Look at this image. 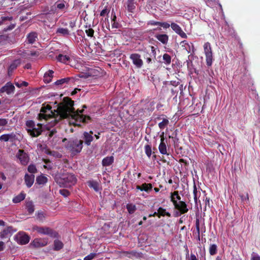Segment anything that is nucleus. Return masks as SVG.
Instances as JSON below:
<instances>
[{
    "mask_svg": "<svg viewBox=\"0 0 260 260\" xmlns=\"http://www.w3.org/2000/svg\"><path fill=\"white\" fill-rule=\"evenodd\" d=\"M190 260H198V259L197 258L196 256L194 254H192V253H191L190 254Z\"/></svg>",
    "mask_w": 260,
    "mask_h": 260,
    "instance_id": "nucleus-56",
    "label": "nucleus"
},
{
    "mask_svg": "<svg viewBox=\"0 0 260 260\" xmlns=\"http://www.w3.org/2000/svg\"><path fill=\"white\" fill-rule=\"evenodd\" d=\"M193 194L195 204L197 206L199 204L200 205L201 202L200 200H199V198L201 194V189L200 188L198 189L195 184L193 186Z\"/></svg>",
    "mask_w": 260,
    "mask_h": 260,
    "instance_id": "nucleus-15",
    "label": "nucleus"
},
{
    "mask_svg": "<svg viewBox=\"0 0 260 260\" xmlns=\"http://www.w3.org/2000/svg\"><path fill=\"white\" fill-rule=\"evenodd\" d=\"M5 225V222L2 220H0V226H4Z\"/></svg>",
    "mask_w": 260,
    "mask_h": 260,
    "instance_id": "nucleus-60",
    "label": "nucleus"
},
{
    "mask_svg": "<svg viewBox=\"0 0 260 260\" xmlns=\"http://www.w3.org/2000/svg\"><path fill=\"white\" fill-rule=\"evenodd\" d=\"M93 132L90 131L89 132H85L83 134L82 139L84 141L85 144L87 146H90L91 142L93 140L92 136Z\"/></svg>",
    "mask_w": 260,
    "mask_h": 260,
    "instance_id": "nucleus-13",
    "label": "nucleus"
},
{
    "mask_svg": "<svg viewBox=\"0 0 260 260\" xmlns=\"http://www.w3.org/2000/svg\"><path fill=\"white\" fill-rule=\"evenodd\" d=\"M16 156L22 165H26L29 161V157L27 154L23 150H19Z\"/></svg>",
    "mask_w": 260,
    "mask_h": 260,
    "instance_id": "nucleus-10",
    "label": "nucleus"
},
{
    "mask_svg": "<svg viewBox=\"0 0 260 260\" xmlns=\"http://www.w3.org/2000/svg\"><path fill=\"white\" fill-rule=\"evenodd\" d=\"M28 171L30 173L34 174L37 172V169L36 166L34 165H30L27 168Z\"/></svg>",
    "mask_w": 260,
    "mask_h": 260,
    "instance_id": "nucleus-38",
    "label": "nucleus"
},
{
    "mask_svg": "<svg viewBox=\"0 0 260 260\" xmlns=\"http://www.w3.org/2000/svg\"><path fill=\"white\" fill-rule=\"evenodd\" d=\"M14 240L20 245L27 244L30 240V237L23 232H19L14 236Z\"/></svg>",
    "mask_w": 260,
    "mask_h": 260,
    "instance_id": "nucleus-6",
    "label": "nucleus"
},
{
    "mask_svg": "<svg viewBox=\"0 0 260 260\" xmlns=\"http://www.w3.org/2000/svg\"><path fill=\"white\" fill-rule=\"evenodd\" d=\"M107 13V11L106 9H104L103 10L101 13H100V15L102 16H104L106 15V14Z\"/></svg>",
    "mask_w": 260,
    "mask_h": 260,
    "instance_id": "nucleus-58",
    "label": "nucleus"
},
{
    "mask_svg": "<svg viewBox=\"0 0 260 260\" xmlns=\"http://www.w3.org/2000/svg\"><path fill=\"white\" fill-rule=\"evenodd\" d=\"M15 26V24H11L7 28H5V30H10L13 29Z\"/></svg>",
    "mask_w": 260,
    "mask_h": 260,
    "instance_id": "nucleus-52",
    "label": "nucleus"
},
{
    "mask_svg": "<svg viewBox=\"0 0 260 260\" xmlns=\"http://www.w3.org/2000/svg\"><path fill=\"white\" fill-rule=\"evenodd\" d=\"M26 207L29 213L31 214L34 211V207L32 202L30 201L27 202Z\"/></svg>",
    "mask_w": 260,
    "mask_h": 260,
    "instance_id": "nucleus-28",
    "label": "nucleus"
},
{
    "mask_svg": "<svg viewBox=\"0 0 260 260\" xmlns=\"http://www.w3.org/2000/svg\"><path fill=\"white\" fill-rule=\"evenodd\" d=\"M96 255V253H91L89 255H87L86 256H85L84 258V260H92L95 257Z\"/></svg>",
    "mask_w": 260,
    "mask_h": 260,
    "instance_id": "nucleus-41",
    "label": "nucleus"
},
{
    "mask_svg": "<svg viewBox=\"0 0 260 260\" xmlns=\"http://www.w3.org/2000/svg\"><path fill=\"white\" fill-rule=\"evenodd\" d=\"M16 86L18 87H21L22 86H27L28 85V83L25 81H22L20 83L19 82H15V83Z\"/></svg>",
    "mask_w": 260,
    "mask_h": 260,
    "instance_id": "nucleus-42",
    "label": "nucleus"
},
{
    "mask_svg": "<svg viewBox=\"0 0 260 260\" xmlns=\"http://www.w3.org/2000/svg\"><path fill=\"white\" fill-rule=\"evenodd\" d=\"M47 181V178L43 175L38 176L36 178L37 183L40 185H44Z\"/></svg>",
    "mask_w": 260,
    "mask_h": 260,
    "instance_id": "nucleus-23",
    "label": "nucleus"
},
{
    "mask_svg": "<svg viewBox=\"0 0 260 260\" xmlns=\"http://www.w3.org/2000/svg\"><path fill=\"white\" fill-rule=\"evenodd\" d=\"M52 78L44 76V80L46 83H49L51 82Z\"/></svg>",
    "mask_w": 260,
    "mask_h": 260,
    "instance_id": "nucleus-51",
    "label": "nucleus"
},
{
    "mask_svg": "<svg viewBox=\"0 0 260 260\" xmlns=\"http://www.w3.org/2000/svg\"><path fill=\"white\" fill-rule=\"evenodd\" d=\"M196 229H197V232L198 233V234L199 235V234H200V227H199V220H197V221H196Z\"/></svg>",
    "mask_w": 260,
    "mask_h": 260,
    "instance_id": "nucleus-55",
    "label": "nucleus"
},
{
    "mask_svg": "<svg viewBox=\"0 0 260 260\" xmlns=\"http://www.w3.org/2000/svg\"><path fill=\"white\" fill-rule=\"evenodd\" d=\"M116 16L115 15H113L112 18V21H113V22L116 21Z\"/></svg>",
    "mask_w": 260,
    "mask_h": 260,
    "instance_id": "nucleus-61",
    "label": "nucleus"
},
{
    "mask_svg": "<svg viewBox=\"0 0 260 260\" xmlns=\"http://www.w3.org/2000/svg\"><path fill=\"white\" fill-rule=\"evenodd\" d=\"M12 19V16H2L0 19V25L5 23L7 21H10Z\"/></svg>",
    "mask_w": 260,
    "mask_h": 260,
    "instance_id": "nucleus-30",
    "label": "nucleus"
},
{
    "mask_svg": "<svg viewBox=\"0 0 260 260\" xmlns=\"http://www.w3.org/2000/svg\"><path fill=\"white\" fill-rule=\"evenodd\" d=\"M14 86L11 82H8L0 89V93L6 92L9 94L14 92Z\"/></svg>",
    "mask_w": 260,
    "mask_h": 260,
    "instance_id": "nucleus-14",
    "label": "nucleus"
},
{
    "mask_svg": "<svg viewBox=\"0 0 260 260\" xmlns=\"http://www.w3.org/2000/svg\"><path fill=\"white\" fill-rule=\"evenodd\" d=\"M32 230L37 232L38 233L41 235H49L53 238H56L58 235L56 232L46 226H38L35 225L32 227Z\"/></svg>",
    "mask_w": 260,
    "mask_h": 260,
    "instance_id": "nucleus-3",
    "label": "nucleus"
},
{
    "mask_svg": "<svg viewBox=\"0 0 260 260\" xmlns=\"http://www.w3.org/2000/svg\"><path fill=\"white\" fill-rule=\"evenodd\" d=\"M24 179L26 186L28 187H30L34 182L35 176L33 174L28 175L26 174L25 175Z\"/></svg>",
    "mask_w": 260,
    "mask_h": 260,
    "instance_id": "nucleus-16",
    "label": "nucleus"
},
{
    "mask_svg": "<svg viewBox=\"0 0 260 260\" xmlns=\"http://www.w3.org/2000/svg\"><path fill=\"white\" fill-rule=\"evenodd\" d=\"M152 184L150 183H148V184L144 183L141 186H139V185H137L136 186L137 189L140 190L141 191L144 190L145 191H148L149 190H151L152 189Z\"/></svg>",
    "mask_w": 260,
    "mask_h": 260,
    "instance_id": "nucleus-20",
    "label": "nucleus"
},
{
    "mask_svg": "<svg viewBox=\"0 0 260 260\" xmlns=\"http://www.w3.org/2000/svg\"><path fill=\"white\" fill-rule=\"evenodd\" d=\"M113 156H107L103 159L102 164L104 166H109L113 162Z\"/></svg>",
    "mask_w": 260,
    "mask_h": 260,
    "instance_id": "nucleus-21",
    "label": "nucleus"
},
{
    "mask_svg": "<svg viewBox=\"0 0 260 260\" xmlns=\"http://www.w3.org/2000/svg\"><path fill=\"white\" fill-rule=\"evenodd\" d=\"M8 231L7 230H3L1 233H0V237L1 238L3 239L5 237L6 235L8 234Z\"/></svg>",
    "mask_w": 260,
    "mask_h": 260,
    "instance_id": "nucleus-48",
    "label": "nucleus"
},
{
    "mask_svg": "<svg viewBox=\"0 0 260 260\" xmlns=\"http://www.w3.org/2000/svg\"><path fill=\"white\" fill-rule=\"evenodd\" d=\"M73 105L74 102L68 99L64 101L63 103L58 105L56 110H52L48 105L43 106L37 118L40 121L44 120L45 123L36 124L32 120L27 121L26 126L28 133L31 136L37 137L41 134L43 128H45L49 131L47 134L50 138L56 133L55 129L50 131V128L61 118L71 117L77 122H87L90 118L82 114L83 109L75 111Z\"/></svg>",
    "mask_w": 260,
    "mask_h": 260,
    "instance_id": "nucleus-1",
    "label": "nucleus"
},
{
    "mask_svg": "<svg viewBox=\"0 0 260 260\" xmlns=\"http://www.w3.org/2000/svg\"><path fill=\"white\" fill-rule=\"evenodd\" d=\"M86 29L85 31L87 35L90 37H92L94 34V30L91 28H88L87 26H86Z\"/></svg>",
    "mask_w": 260,
    "mask_h": 260,
    "instance_id": "nucleus-39",
    "label": "nucleus"
},
{
    "mask_svg": "<svg viewBox=\"0 0 260 260\" xmlns=\"http://www.w3.org/2000/svg\"><path fill=\"white\" fill-rule=\"evenodd\" d=\"M56 7L59 9H63L65 7V5L63 3H60L58 4Z\"/></svg>",
    "mask_w": 260,
    "mask_h": 260,
    "instance_id": "nucleus-50",
    "label": "nucleus"
},
{
    "mask_svg": "<svg viewBox=\"0 0 260 260\" xmlns=\"http://www.w3.org/2000/svg\"><path fill=\"white\" fill-rule=\"evenodd\" d=\"M181 47L185 50L187 53H190L193 50V45L189 43L186 41H183L180 43Z\"/></svg>",
    "mask_w": 260,
    "mask_h": 260,
    "instance_id": "nucleus-17",
    "label": "nucleus"
},
{
    "mask_svg": "<svg viewBox=\"0 0 260 260\" xmlns=\"http://www.w3.org/2000/svg\"><path fill=\"white\" fill-rule=\"evenodd\" d=\"M8 124V120L6 119H0V126H5Z\"/></svg>",
    "mask_w": 260,
    "mask_h": 260,
    "instance_id": "nucleus-47",
    "label": "nucleus"
},
{
    "mask_svg": "<svg viewBox=\"0 0 260 260\" xmlns=\"http://www.w3.org/2000/svg\"><path fill=\"white\" fill-rule=\"evenodd\" d=\"M155 38L163 44H167L169 40V37L166 34H158L155 35Z\"/></svg>",
    "mask_w": 260,
    "mask_h": 260,
    "instance_id": "nucleus-18",
    "label": "nucleus"
},
{
    "mask_svg": "<svg viewBox=\"0 0 260 260\" xmlns=\"http://www.w3.org/2000/svg\"><path fill=\"white\" fill-rule=\"evenodd\" d=\"M216 259V260H222L221 257H220L219 256H217Z\"/></svg>",
    "mask_w": 260,
    "mask_h": 260,
    "instance_id": "nucleus-64",
    "label": "nucleus"
},
{
    "mask_svg": "<svg viewBox=\"0 0 260 260\" xmlns=\"http://www.w3.org/2000/svg\"><path fill=\"white\" fill-rule=\"evenodd\" d=\"M63 244L62 242L58 240H55L54 241V250H59L62 248Z\"/></svg>",
    "mask_w": 260,
    "mask_h": 260,
    "instance_id": "nucleus-26",
    "label": "nucleus"
},
{
    "mask_svg": "<svg viewBox=\"0 0 260 260\" xmlns=\"http://www.w3.org/2000/svg\"><path fill=\"white\" fill-rule=\"evenodd\" d=\"M59 192L65 197H68L70 194L69 191L66 189H60Z\"/></svg>",
    "mask_w": 260,
    "mask_h": 260,
    "instance_id": "nucleus-43",
    "label": "nucleus"
},
{
    "mask_svg": "<svg viewBox=\"0 0 260 260\" xmlns=\"http://www.w3.org/2000/svg\"><path fill=\"white\" fill-rule=\"evenodd\" d=\"M161 26L164 27V28H168L170 26H171V24L167 22H161Z\"/></svg>",
    "mask_w": 260,
    "mask_h": 260,
    "instance_id": "nucleus-49",
    "label": "nucleus"
},
{
    "mask_svg": "<svg viewBox=\"0 0 260 260\" xmlns=\"http://www.w3.org/2000/svg\"><path fill=\"white\" fill-rule=\"evenodd\" d=\"M0 141H4V142L9 141L7 134H4V135H2V136H0Z\"/></svg>",
    "mask_w": 260,
    "mask_h": 260,
    "instance_id": "nucleus-45",
    "label": "nucleus"
},
{
    "mask_svg": "<svg viewBox=\"0 0 260 260\" xmlns=\"http://www.w3.org/2000/svg\"><path fill=\"white\" fill-rule=\"evenodd\" d=\"M130 59L133 64L138 69H140L143 65V61L141 58V55L138 53H133L130 55Z\"/></svg>",
    "mask_w": 260,
    "mask_h": 260,
    "instance_id": "nucleus-8",
    "label": "nucleus"
},
{
    "mask_svg": "<svg viewBox=\"0 0 260 260\" xmlns=\"http://www.w3.org/2000/svg\"><path fill=\"white\" fill-rule=\"evenodd\" d=\"M119 24L118 22L114 21L112 24V28H118L119 27Z\"/></svg>",
    "mask_w": 260,
    "mask_h": 260,
    "instance_id": "nucleus-54",
    "label": "nucleus"
},
{
    "mask_svg": "<svg viewBox=\"0 0 260 260\" xmlns=\"http://www.w3.org/2000/svg\"><path fill=\"white\" fill-rule=\"evenodd\" d=\"M166 144L167 141H165V138L164 137V133H162V134L160 135V143L158 146L159 151L161 154L168 155L167 153V148Z\"/></svg>",
    "mask_w": 260,
    "mask_h": 260,
    "instance_id": "nucleus-11",
    "label": "nucleus"
},
{
    "mask_svg": "<svg viewBox=\"0 0 260 260\" xmlns=\"http://www.w3.org/2000/svg\"><path fill=\"white\" fill-rule=\"evenodd\" d=\"M9 141H13L16 139V135L14 133L7 134Z\"/></svg>",
    "mask_w": 260,
    "mask_h": 260,
    "instance_id": "nucleus-40",
    "label": "nucleus"
},
{
    "mask_svg": "<svg viewBox=\"0 0 260 260\" xmlns=\"http://www.w3.org/2000/svg\"><path fill=\"white\" fill-rule=\"evenodd\" d=\"M155 215H157V212H154L153 214H150V215H149V217H151V216H155Z\"/></svg>",
    "mask_w": 260,
    "mask_h": 260,
    "instance_id": "nucleus-62",
    "label": "nucleus"
},
{
    "mask_svg": "<svg viewBox=\"0 0 260 260\" xmlns=\"http://www.w3.org/2000/svg\"><path fill=\"white\" fill-rule=\"evenodd\" d=\"M77 179L74 175L72 174H66L63 175L61 178L59 183H62L65 187H71L74 185Z\"/></svg>",
    "mask_w": 260,
    "mask_h": 260,
    "instance_id": "nucleus-5",
    "label": "nucleus"
},
{
    "mask_svg": "<svg viewBox=\"0 0 260 260\" xmlns=\"http://www.w3.org/2000/svg\"><path fill=\"white\" fill-rule=\"evenodd\" d=\"M53 73H54V72L52 70H49L48 71V72L44 74V76H47L48 77H49L52 78L53 76Z\"/></svg>",
    "mask_w": 260,
    "mask_h": 260,
    "instance_id": "nucleus-46",
    "label": "nucleus"
},
{
    "mask_svg": "<svg viewBox=\"0 0 260 260\" xmlns=\"http://www.w3.org/2000/svg\"><path fill=\"white\" fill-rule=\"evenodd\" d=\"M5 248V243L3 241H0V251L4 250Z\"/></svg>",
    "mask_w": 260,
    "mask_h": 260,
    "instance_id": "nucleus-53",
    "label": "nucleus"
},
{
    "mask_svg": "<svg viewBox=\"0 0 260 260\" xmlns=\"http://www.w3.org/2000/svg\"><path fill=\"white\" fill-rule=\"evenodd\" d=\"M164 63L166 64H170L171 62V57L168 54L165 53L162 56Z\"/></svg>",
    "mask_w": 260,
    "mask_h": 260,
    "instance_id": "nucleus-29",
    "label": "nucleus"
},
{
    "mask_svg": "<svg viewBox=\"0 0 260 260\" xmlns=\"http://www.w3.org/2000/svg\"><path fill=\"white\" fill-rule=\"evenodd\" d=\"M251 260H260V256L257 253L253 252L251 254Z\"/></svg>",
    "mask_w": 260,
    "mask_h": 260,
    "instance_id": "nucleus-44",
    "label": "nucleus"
},
{
    "mask_svg": "<svg viewBox=\"0 0 260 260\" xmlns=\"http://www.w3.org/2000/svg\"><path fill=\"white\" fill-rule=\"evenodd\" d=\"M37 38V34L34 32L29 33L27 37L28 42L30 44L34 43L36 41Z\"/></svg>",
    "mask_w": 260,
    "mask_h": 260,
    "instance_id": "nucleus-24",
    "label": "nucleus"
},
{
    "mask_svg": "<svg viewBox=\"0 0 260 260\" xmlns=\"http://www.w3.org/2000/svg\"><path fill=\"white\" fill-rule=\"evenodd\" d=\"M217 252V246L215 244H212L209 247V253L211 255L215 254Z\"/></svg>",
    "mask_w": 260,
    "mask_h": 260,
    "instance_id": "nucleus-33",
    "label": "nucleus"
},
{
    "mask_svg": "<svg viewBox=\"0 0 260 260\" xmlns=\"http://www.w3.org/2000/svg\"><path fill=\"white\" fill-rule=\"evenodd\" d=\"M171 27L172 29L178 35H179L182 38H187L186 34L183 31L181 27L177 24L172 22L171 24Z\"/></svg>",
    "mask_w": 260,
    "mask_h": 260,
    "instance_id": "nucleus-12",
    "label": "nucleus"
},
{
    "mask_svg": "<svg viewBox=\"0 0 260 260\" xmlns=\"http://www.w3.org/2000/svg\"><path fill=\"white\" fill-rule=\"evenodd\" d=\"M169 121L167 119H163L162 121L158 123L160 129H164L169 124Z\"/></svg>",
    "mask_w": 260,
    "mask_h": 260,
    "instance_id": "nucleus-32",
    "label": "nucleus"
},
{
    "mask_svg": "<svg viewBox=\"0 0 260 260\" xmlns=\"http://www.w3.org/2000/svg\"><path fill=\"white\" fill-rule=\"evenodd\" d=\"M172 199L173 200H178V201H181V197L179 195L178 191H174L173 193H171V200Z\"/></svg>",
    "mask_w": 260,
    "mask_h": 260,
    "instance_id": "nucleus-34",
    "label": "nucleus"
},
{
    "mask_svg": "<svg viewBox=\"0 0 260 260\" xmlns=\"http://www.w3.org/2000/svg\"><path fill=\"white\" fill-rule=\"evenodd\" d=\"M157 212V216L159 217H160V216H164L165 215L169 216V217L171 216V214L169 212H167L166 209H165L161 207H159L158 208Z\"/></svg>",
    "mask_w": 260,
    "mask_h": 260,
    "instance_id": "nucleus-25",
    "label": "nucleus"
},
{
    "mask_svg": "<svg viewBox=\"0 0 260 260\" xmlns=\"http://www.w3.org/2000/svg\"><path fill=\"white\" fill-rule=\"evenodd\" d=\"M88 184L90 187L93 188L96 191L99 190V186L97 182L94 181H90L88 182Z\"/></svg>",
    "mask_w": 260,
    "mask_h": 260,
    "instance_id": "nucleus-27",
    "label": "nucleus"
},
{
    "mask_svg": "<svg viewBox=\"0 0 260 260\" xmlns=\"http://www.w3.org/2000/svg\"><path fill=\"white\" fill-rule=\"evenodd\" d=\"M56 58L58 61L64 63H67L70 60V57L67 55L59 54Z\"/></svg>",
    "mask_w": 260,
    "mask_h": 260,
    "instance_id": "nucleus-19",
    "label": "nucleus"
},
{
    "mask_svg": "<svg viewBox=\"0 0 260 260\" xmlns=\"http://www.w3.org/2000/svg\"><path fill=\"white\" fill-rule=\"evenodd\" d=\"M69 25L71 27L73 28L75 26V22L74 21H71L70 22Z\"/></svg>",
    "mask_w": 260,
    "mask_h": 260,
    "instance_id": "nucleus-59",
    "label": "nucleus"
},
{
    "mask_svg": "<svg viewBox=\"0 0 260 260\" xmlns=\"http://www.w3.org/2000/svg\"><path fill=\"white\" fill-rule=\"evenodd\" d=\"M204 52L206 56L207 65L209 67L212 64L213 60V52L211 44L209 42H206L203 45Z\"/></svg>",
    "mask_w": 260,
    "mask_h": 260,
    "instance_id": "nucleus-4",
    "label": "nucleus"
},
{
    "mask_svg": "<svg viewBox=\"0 0 260 260\" xmlns=\"http://www.w3.org/2000/svg\"><path fill=\"white\" fill-rule=\"evenodd\" d=\"M161 22L153 21L151 23V24L153 25H160V26H161Z\"/></svg>",
    "mask_w": 260,
    "mask_h": 260,
    "instance_id": "nucleus-57",
    "label": "nucleus"
},
{
    "mask_svg": "<svg viewBox=\"0 0 260 260\" xmlns=\"http://www.w3.org/2000/svg\"><path fill=\"white\" fill-rule=\"evenodd\" d=\"M25 198V194L23 192H21L18 196L15 197L13 199V202L14 203H18L23 201Z\"/></svg>",
    "mask_w": 260,
    "mask_h": 260,
    "instance_id": "nucleus-22",
    "label": "nucleus"
},
{
    "mask_svg": "<svg viewBox=\"0 0 260 260\" xmlns=\"http://www.w3.org/2000/svg\"><path fill=\"white\" fill-rule=\"evenodd\" d=\"M146 61H147V62H148L149 63L151 61V59L149 57H148L146 59Z\"/></svg>",
    "mask_w": 260,
    "mask_h": 260,
    "instance_id": "nucleus-63",
    "label": "nucleus"
},
{
    "mask_svg": "<svg viewBox=\"0 0 260 260\" xmlns=\"http://www.w3.org/2000/svg\"><path fill=\"white\" fill-rule=\"evenodd\" d=\"M69 78H63L59 79L55 82V84L56 85H62L65 83H67L69 80Z\"/></svg>",
    "mask_w": 260,
    "mask_h": 260,
    "instance_id": "nucleus-37",
    "label": "nucleus"
},
{
    "mask_svg": "<svg viewBox=\"0 0 260 260\" xmlns=\"http://www.w3.org/2000/svg\"><path fill=\"white\" fill-rule=\"evenodd\" d=\"M56 33L60 34L63 36H66L69 34V31L67 28H59L57 29Z\"/></svg>",
    "mask_w": 260,
    "mask_h": 260,
    "instance_id": "nucleus-31",
    "label": "nucleus"
},
{
    "mask_svg": "<svg viewBox=\"0 0 260 260\" xmlns=\"http://www.w3.org/2000/svg\"><path fill=\"white\" fill-rule=\"evenodd\" d=\"M145 152L148 157H150L151 155V147L149 145L145 146Z\"/></svg>",
    "mask_w": 260,
    "mask_h": 260,
    "instance_id": "nucleus-35",
    "label": "nucleus"
},
{
    "mask_svg": "<svg viewBox=\"0 0 260 260\" xmlns=\"http://www.w3.org/2000/svg\"><path fill=\"white\" fill-rule=\"evenodd\" d=\"M48 243V239L47 238H36L30 243V245L35 248H39L45 246Z\"/></svg>",
    "mask_w": 260,
    "mask_h": 260,
    "instance_id": "nucleus-9",
    "label": "nucleus"
},
{
    "mask_svg": "<svg viewBox=\"0 0 260 260\" xmlns=\"http://www.w3.org/2000/svg\"><path fill=\"white\" fill-rule=\"evenodd\" d=\"M171 202L173 203L175 209L179 210L181 214H184L188 212V209L187 208V205L184 202H178L177 200H173V199H172Z\"/></svg>",
    "mask_w": 260,
    "mask_h": 260,
    "instance_id": "nucleus-7",
    "label": "nucleus"
},
{
    "mask_svg": "<svg viewBox=\"0 0 260 260\" xmlns=\"http://www.w3.org/2000/svg\"><path fill=\"white\" fill-rule=\"evenodd\" d=\"M68 148L73 153L80 152L83 148V141L81 140H71L67 146Z\"/></svg>",
    "mask_w": 260,
    "mask_h": 260,
    "instance_id": "nucleus-2",
    "label": "nucleus"
},
{
    "mask_svg": "<svg viewBox=\"0 0 260 260\" xmlns=\"http://www.w3.org/2000/svg\"><path fill=\"white\" fill-rule=\"evenodd\" d=\"M127 209L130 214L133 213L136 209V206L132 204L127 205Z\"/></svg>",
    "mask_w": 260,
    "mask_h": 260,
    "instance_id": "nucleus-36",
    "label": "nucleus"
}]
</instances>
